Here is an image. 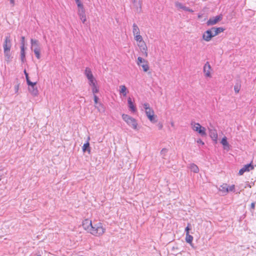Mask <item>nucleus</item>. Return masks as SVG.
<instances>
[{"label":"nucleus","mask_w":256,"mask_h":256,"mask_svg":"<svg viewBox=\"0 0 256 256\" xmlns=\"http://www.w3.org/2000/svg\"><path fill=\"white\" fill-rule=\"evenodd\" d=\"M82 226L85 230L96 236L102 235L106 231V228H104L102 223L99 222L92 224V221L88 219L83 221Z\"/></svg>","instance_id":"1"},{"label":"nucleus","mask_w":256,"mask_h":256,"mask_svg":"<svg viewBox=\"0 0 256 256\" xmlns=\"http://www.w3.org/2000/svg\"><path fill=\"white\" fill-rule=\"evenodd\" d=\"M12 40L10 39V36H6L3 44L4 52L5 57V60L9 62L11 58L10 49L12 47Z\"/></svg>","instance_id":"2"},{"label":"nucleus","mask_w":256,"mask_h":256,"mask_svg":"<svg viewBox=\"0 0 256 256\" xmlns=\"http://www.w3.org/2000/svg\"><path fill=\"white\" fill-rule=\"evenodd\" d=\"M122 118L126 122V124L133 129H137L138 124L136 119L126 114H123L122 115Z\"/></svg>","instance_id":"3"},{"label":"nucleus","mask_w":256,"mask_h":256,"mask_svg":"<svg viewBox=\"0 0 256 256\" xmlns=\"http://www.w3.org/2000/svg\"><path fill=\"white\" fill-rule=\"evenodd\" d=\"M191 126H192V130L198 132L201 136H204L206 135V128L204 127H202L200 124L192 122Z\"/></svg>","instance_id":"4"},{"label":"nucleus","mask_w":256,"mask_h":256,"mask_svg":"<svg viewBox=\"0 0 256 256\" xmlns=\"http://www.w3.org/2000/svg\"><path fill=\"white\" fill-rule=\"evenodd\" d=\"M137 64L140 66H142V68L144 72H146L149 69V66L148 62L141 57H138V58Z\"/></svg>","instance_id":"5"},{"label":"nucleus","mask_w":256,"mask_h":256,"mask_svg":"<svg viewBox=\"0 0 256 256\" xmlns=\"http://www.w3.org/2000/svg\"><path fill=\"white\" fill-rule=\"evenodd\" d=\"M222 16L218 15L215 17L210 18L206 22L208 26H212L216 24L218 22L222 20Z\"/></svg>","instance_id":"6"},{"label":"nucleus","mask_w":256,"mask_h":256,"mask_svg":"<svg viewBox=\"0 0 256 256\" xmlns=\"http://www.w3.org/2000/svg\"><path fill=\"white\" fill-rule=\"evenodd\" d=\"M36 84V82H32V84H28L29 86L28 90L31 93V94L34 96H37L38 92Z\"/></svg>","instance_id":"7"},{"label":"nucleus","mask_w":256,"mask_h":256,"mask_svg":"<svg viewBox=\"0 0 256 256\" xmlns=\"http://www.w3.org/2000/svg\"><path fill=\"white\" fill-rule=\"evenodd\" d=\"M213 37H214L213 36V32L211 30H207L202 35V38L206 42L210 41Z\"/></svg>","instance_id":"8"},{"label":"nucleus","mask_w":256,"mask_h":256,"mask_svg":"<svg viewBox=\"0 0 256 256\" xmlns=\"http://www.w3.org/2000/svg\"><path fill=\"white\" fill-rule=\"evenodd\" d=\"M138 46L140 48L141 52L144 54L146 57L148 56V48L144 41L138 42Z\"/></svg>","instance_id":"9"},{"label":"nucleus","mask_w":256,"mask_h":256,"mask_svg":"<svg viewBox=\"0 0 256 256\" xmlns=\"http://www.w3.org/2000/svg\"><path fill=\"white\" fill-rule=\"evenodd\" d=\"M254 168V166L251 164H246L239 170L238 174L242 175L244 172H249L250 170H253Z\"/></svg>","instance_id":"10"},{"label":"nucleus","mask_w":256,"mask_h":256,"mask_svg":"<svg viewBox=\"0 0 256 256\" xmlns=\"http://www.w3.org/2000/svg\"><path fill=\"white\" fill-rule=\"evenodd\" d=\"M209 135L213 140L216 141L218 138L217 131L212 126L211 128H209Z\"/></svg>","instance_id":"11"},{"label":"nucleus","mask_w":256,"mask_h":256,"mask_svg":"<svg viewBox=\"0 0 256 256\" xmlns=\"http://www.w3.org/2000/svg\"><path fill=\"white\" fill-rule=\"evenodd\" d=\"M134 7L138 12H140L142 10V4L140 0H132Z\"/></svg>","instance_id":"12"},{"label":"nucleus","mask_w":256,"mask_h":256,"mask_svg":"<svg viewBox=\"0 0 256 256\" xmlns=\"http://www.w3.org/2000/svg\"><path fill=\"white\" fill-rule=\"evenodd\" d=\"M211 66L208 62H206L204 66V72L205 74V76L208 77L210 76V70Z\"/></svg>","instance_id":"13"},{"label":"nucleus","mask_w":256,"mask_h":256,"mask_svg":"<svg viewBox=\"0 0 256 256\" xmlns=\"http://www.w3.org/2000/svg\"><path fill=\"white\" fill-rule=\"evenodd\" d=\"M143 106L145 110L146 114L147 116L149 115H151L152 114H154V110L150 108V104L148 103H144L143 104Z\"/></svg>","instance_id":"14"},{"label":"nucleus","mask_w":256,"mask_h":256,"mask_svg":"<svg viewBox=\"0 0 256 256\" xmlns=\"http://www.w3.org/2000/svg\"><path fill=\"white\" fill-rule=\"evenodd\" d=\"M30 43L32 44L31 49L32 50H34V48L40 50V44L38 40L32 38L30 40Z\"/></svg>","instance_id":"15"},{"label":"nucleus","mask_w":256,"mask_h":256,"mask_svg":"<svg viewBox=\"0 0 256 256\" xmlns=\"http://www.w3.org/2000/svg\"><path fill=\"white\" fill-rule=\"evenodd\" d=\"M212 31L213 32V36H215L218 34L220 33L223 32L224 30V29L223 28L220 27V28H216V27H212L211 29Z\"/></svg>","instance_id":"16"},{"label":"nucleus","mask_w":256,"mask_h":256,"mask_svg":"<svg viewBox=\"0 0 256 256\" xmlns=\"http://www.w3.org/2000/svg\"><path fill=\"white\" fill-rule=\"evenodd\" d=\"M90 140V138H88V140L87 142L84 144L82 146V151L85 152H88V154H90V143L88 142V140Z\"/></svg>","instance_id":"17"},{"label":"nucleus","mask_w":256,"mask_h":256,"mask_svg":"<svg viewBox=\"0 0 256 256\" xmlns=\"http://www.w3.org/2000/svg\"><path fill=\"white\" fill-rule=\"evenodd\" d=\"M128 106L130 110L132 112H135L136 110V107L135 106L134 104L132 101V99L130 98H128Z\"/></svg>","instance_id":"18"},{"label":"nucleus","mask_w":256,"mask_h":256,"mask_svg":"<svg viewBox=\"0 0 256 256\" xmlns=\"http://www.w3.org/2000/svg\"><path fill=\"white\" fill-rule=\"evenodd\" d=\"M20 59L22 62H24L26 60L25 48L23 46H20Z\"/></svg>","instance_id":"19"},{"label":"nucleus","mask_w":256,"mask_h":256,"mask_svg":"<svg viewBox=\"0 0 256 256\" xmlns=\"http://www.w3.org/2000/svg\"><path fill=\"white\" fill-rule=\"evenodd\" d=\"M220 191L224 192L227 193L228 192V186L226 184H224L221 185L219 188Z\"/></svg>","instance_id":"20"},{"label":"nucleus","mask_w":256,"mask_h":256,"mask_svg":"<svg viewBox=\"0 0 256 256\" xmlns=\"http://www.w3.org/2000/svg\"><path fill=\"white\" fill-rule=\"evenodd\" d=\"M189 168L191 171L193 172H194L198 173L199 172V168L198 166L194 164H190Z\"/></svg>","instance_id":"21"},{"label":"nucleus","mask_w":256,"mask_h":256,"mask_svg":"<svg viewBox=\"0 0 256 256\" xmlns=\"http://www.w3.org/2000/svg\"><path fill=\"white\" fill-rule=\"evenodd\" d=\"M85 74L88 80L92 79L94 78L93 74L90 70L88 68H86L85 70Z\"/></svg>","instance_id":"22"},{"label":"nucleus","mask_w":256,"mask_h":256,"mask_svg":"<svg viewBox=\"0 0 256 256\" xmlns=\"http://www.w3.org/2000/svg\"><path fill=\"white\" fill-rule=\"evenodd\" d=\"M132 32L134 35L140 34V29L136 24H134L132 25Z\"/></svg>","instance_id":"23"},{"label":"nucleus","mask_w":256,"mask_h":256,"mask_svg":"<svg viewBox=\"0 0 256 256\" xmlns=\"http://www.w3.org/2000/svg\"><path fill=\"white\" fill-rule=\"evenodd\" d=\"M120 94H122L124 96H126L127 93L126 92V88L125 86H120Z\"/></svg>","instance_id":"24"},{"label":"nucleus","mask_w":256,"mask_h":256,"mask_svg":"<svg viewBox=\"0 0 256 256\" xmlns=\"http://www.w3.org/2000/svg\"><path fill=\"white\" fill-rule=\"evenodd\" d=\"M193 240V236L188 234V235H186V242L188 244H191Z\"/></svg>","instance_id":"25"},{"label":"nucleus","mask_w":256,"mask_h":256,"mask_svg":"<svg viewBox=\"0 0 256 256\" xmlns=\"http://www.w3.org/2000/svg\"><path fill=\"white\" fill-rule=\"evenodd\" d=\"M134 39L136 41H137L138 42H141L144 41L142 36L140 35V34H137L136 35H134Z\"/></svg>","instance_id":"26"},{"label":"nucleus","mask_w":256,"mask_h":256,"mask_svg":"<svg viewBox=\"0 0 256 256\" xmlns=\"http://www.w3.org/2000/svg\"><path fill=\"white\" fill-rule=\"evenodd\" d=\"M33 50H34V52L36 58L38 59H40V50L38 49V48H34Z\"/></svg>","instance_id":"27"},{"label":"nucleus","mask_w":256,"mask_h":256,"mask_svg":"<svg viewBox=\"0 0 256 256\" xmlns=\"http://www.w3.org/2000/svg\"><path fill=\"white\" fill-rule=\"evenodd\" d=\"M221 144L224 146H228V143L227 141V138L226 136L224 137L222 140H221Z\"/></svg>","instance_id":"28"},{"label":"nucleus","mask_w":256,"mask_h":256,"mask_svg":"<svg viewBox=\"0 0 256 256\" xmlns=\"http://www.w3.org/2000/svg\"><path fill=\"white\" fill-rule=\"evenodd\" d=\"M24 75L26 76V82H27L28 84H32V82L30 80L29 76H28V74L26 72V70H24Z\"/></svg>","instance_id":"29"},{"label":"nucleus","mask_w":256,"mask_h":256,"mask_svg":"<svg viewBox=\"0 0 256 256\" xmlns=\"http://www.w3.org/2000/svg\"><path fill=\"white\" fill-rule=\"evenodd\" d=\"M240 89V85L238 83L236 84L234 86V90L236 93H238Z\"/></svg>","instance_id":"30"},{"label":"nucleus","mask_w":256,"mask_h":256,"mask_svg":"<svg viewBox=\"0 0 256 256\" xmlns=\"http://www.w3.org/2000/svg\"><path fill=\"white\" fill-rule=\"evenodd\" d=\"M92 92L94 94L98 92V88L96 87V84H93L92 86Z\"/></svg>","instance_id":"31"},{"label":"nucleus","mask_w":256,"mask_h":256,"mask_svg":"<svg viewBox=\"0 0 256 256\" xmlns=\"http://www.w3.org/2000/svg\"><path fill=\"white\" fill-rule=\"evenodd\" d=\"M149 120L152 122H155L156 120H154V114H152L151 115H149L147 116Z\"/></svg>","instance_id":"32"},{"label":"nucleus","mask_w":256,"mask_h":256,"mask_svg":"<svg viewBox=\"0 0 256 256\" xmlns=\"http://www.w3.org/2000/svg\"><path fill=\"white\" fill-rule=\"evenodd\" d=\"M168 150L165 148H164L161 150L160 154L162 156L163 158H164V156H166V154L168 152Z\"/></svg>","instance_id":"33"},{"label":"nucleus","mask_w":256,"mask_h":256,"mask_svg":"<svg viewBox=\"0 0 256 256\" xmlns=\"http://www.w3.org/2000/svg\"><path fill=\"white\" fill-rule=\"evenodd\" d=\"M190 224H188L187 226L185 228V232L186 233V235H188L190 234Z\"/></svg>","instance_id":"34"},{"label":"nucleus","mask_w":256,"mask_h":256,"mask_svg":"<svg viewBox=\"0 0 256 256\" xmlns=\"http://www.w3.org/2000/svg\"><path fill=\"white\" fill-rule=\"evenodd\" d=\"M79 16H80V18L81 20L82 21V23L84 24L85 22L86 21V16L85 14H80Z\"/></svg>","instance_id":"35"},{"label":"nucleus","mask_w":256,"mask_h":256,"mask_svg":"<svg viewBox=\"0 0 256 256\" xmlns=\"http://www.w3.org/2000/svg\"><path fill=\"white\" fill-rule=\"evenodd\" d=\"M84 14H85V10H84V8H78V15Z\"/></svg>","instance_id":"36"},{"label":"nucleus","mask_w":256,"mask_h":256,"mask_svg":"<svg viewBox=\"0 0 256 256\" xmlns=\"http://www.w3.org/2000/svg\"><path fill=\"white\" fill-rule=\"evenodd\" d=\"M235 186L234 185H232L230 186H228V192H234V190Z\"/></svg>","instance_id":"37"},{"label":"nucleus","mask_w":256,"mask_h":256,"mask_svg":"<svg viewBox=\"0 0 256 256\" xmlns=\"http://www.w3.org/2000/svg\"><path fill=\"white\" fill-rule=\"evenodd\" d=\"M24 40H25L24 36H22L20 44H21V46H23L24 47V45H25Z\"/></svg>","instance_id":"38"},{"label":"nucleus","mask_w":256,"mask_h":256,"mask_svg":"<svg viewBox=\"0 0 256 256\" xmlns=\"http://www.w3.org/2000/svg\"><path fill=\"white\" fill-rule=\"evenodd\" d=\"M89 80V84L90 85L92 86H93V84H96L95 82H94V78H92V79L88 80Z\"/></svg>","instance_id":"39"},{"label":"nucleus","mask_w":256,"mask_h":256,"mask_svg":"<svg viewBox=\"0 0 256 256\" xmlns=\"http://www.w3.org/2000/svg\"><path fill=\"white\" fill-rule=\"evenodd\" d=\"M183 8V10L186 11V12H194L193 10H192V9H190L189 8L186 7V6L184 8Z\"/></svg>","instance_id":"40"},{"label":"nucleus","mask_w":256,"mask_h":256,"mask_svg":"<svg viewBox=\"0 0 256 256\" xmlns=\"http://www.w3.org/2000/svg\"><path fill=\"white\" fill-rule=\"evenodd\" d=\"M94 104H98V98L96 94H94Z\"/></svg>","instance_id":"41"},{"label":"nucleus","mask_w":256,"mask_h":256,"mask_svg":"<svg viewBox=\"0 0 256 256\" xmlns=\"http://www.w3.org/2000/svg\"><path fill=\"white\" fill-rule=\"evenodd\" d=\"M176 6L182 9V10H183L182 8L185 7V6H184L182 4L180 3H178V4H176Z\"/></svg>","instance_id":"42"},{"label":"nucleus","mask_w":256,"mask_h":256,"mask_svg":"<svg viewBox=\"0 0 256 256\" xmlns=\"http://www.w3.org/2000/svg\"><path fill=\"white\" fill-rule=\"evenodd\" d=\"M198 144H200L202 145H204V143L202 142L200 139H198L196 140Z\"/></svg>","instance_id":"43"},{"label":"nucleus","mask_w":256,"mask_h":256,"mask_svg":"<svg viewBox=\"0 0 256 256\" xmlns=\"http://www.w3.org/2000/svg\"><path fill=\"white\" fill-rule=\"evenodd\" d=\"M30 256H41V254L40 252H38L36 254H32Z\"/></svg>","instance_id":"44"},{"label":"nucleus","mask_w":256,"mask_h":256,"mask_svg":"<svg viewBox=\"0 0 256 256\" xmlns=\"http://www.w3.org/2000/svg\"><path fill=\"white\" fill-rule=\"evenodd\" d=\"M77 6H78V8H84L83 4H82L81 2L77 4Z\"/></svg>","instance_id":"45"},{"label":"nucleus","mask_w":256,"mask_h":256,"mask_svg":"<svg viewBox=\"0 0 256 256\" xmlns=\"http://www.w3.org/2000/svg\"><path fill=\"white\" fill-rule=\"evenodd\" d=\"M255 208V202H252L250 205V208L251 209L254 210Z\"/></svg>","instance_id":"46"},{"label":"nucleus","mask_w":256,"mask_h":256,"mask_svg":"<svg viewBox=\"0 0 256 256\" xmlns=\"http://www.w3.org/2000/svg\"><path fill=\"white\" fill-rule=\"evenodd\" d=\"M18 88H19V86H18V85H16V86H14V90H15V91H16V92H18Z\"/></svg>","instance_id":"47"},{"label":"nucleus","mask_w":256,"mask_h":256,"mask_svg":"<svg viewBox=\"0 0 256 256\" xmlns=\"http://www.w3.org/2000/svg\"><path fill=\"white\" fill-rule=\"evenodd\" d=\"M162 126H162V124L159 123L158 124V127L159 130H161L162 128Z\"/></svg>","instance_id":"48"},{"label":"nucleus","mask_w":256,"mask_h":256,"mask_svg":"<svg viewBox=\"0 0 256 256\" xmlns=\"http://www.w3.org/2000/svg\"><path fill=\"white\" fill-rule=\"evenodd\" d=\"M10 0V4L12 5V6H14V0Z\"/></svg>","instance_id":"49"},{"label":"nucleus","mask_w":256,"mask_h":256,"mask_svg":"<svg viewBox=\"0 0 256 256\" xmlns=\"http://www.w3.org/2000/svg\"><path fill=\"white\" fill-rule=\"evenodd\" d=\"M76 0V4L80 2V0Z\"/></svg>","instance_id":"50"},{"label":"nucleus","mask_w":256,"mask_h":256,"mask_svg":"<svg viewBox=\"0 0 256 256\" xmlns=\"http://www.w3.org/2000/svg\"><path fill=\"white\" fill-rule=\"evenodd\" d=\"M171 124H172V126H174V122H171Z\"/></svg>","instance_id":"51"},{"label":"nucleus","mask_w":256,"mask_h":256,"mask_svg":"<svg viewBox=\"0 0 256 256\" xmlns=\"http://www.w3.org/2000/svg\"><path fill=\"white\" fill-rule=\"evenodd\" d=\"M1 180H2V175L0 174V181Z\"/></svg>","instance_id":"52"},{"label":"nucleus","mask_w":256,"mask_h":256,"mask_svg":"<svg viewBox=\"0 0 256 256\" xmlns=\"http://www.w3.org/2000/svg\"><path fill=\"white\" fill-rule=\"evenodd\" d=\"M100 106H102V104H100Z\"/></svg>","instance_id":"53"}]
</instances>
